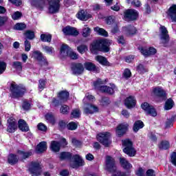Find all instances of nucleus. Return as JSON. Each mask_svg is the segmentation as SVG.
<instances>
[{
    "label": "nucleus",
    "instance_id": "obj_14",
    "mask_svg": "<svg viewBox=\"0 0 176 176\" xmlns=\"http://www.w3.org/2000/svg\"><path fill=\"white\" fill-rule=\"evenodd\" d=\"M160 32L161 34L160 39L162 43L164 44L168 43V41H170V36H168V31L167 30V28L163 25H160Z\"/></svg>",
    "mask_w": 176,
    "mask_h": 176
},
{
    "label": "nucleus",
    "instance_id": "obj_34",
    "mask_svg": "<svg viewBox=\"0 0 176 176\" xmlns=\"http://www.w3.org/2000/svg\"><path fill=\"white\" fill-rule=\"evenodd\" d=\"M96 60L102 65H109V62H108L107 58L102 56H97Z\"/></svg>",
    "mask_w": 176,
    "mask_h": 176
},
{
    "label": "nucleus",
    "instance_id": "obj_16",
    "mask_svg": "<svg viewBox=\"0 0 176 176\" xmlns=\"http://www.w3.org/2000/svg\"><path fill=\"white\" fill-rule=\"evenodd\" d=\"M83 111L87 114H93L98 112V107L94 104L86 103L84 104Z\"/></svg>",
    "mask_w": 176,
    "mask_h": 176
},
{
    "label": "nucleus",
    "instance_id": "obj_50",
    "mask_svg": "<svg viewBox=\"0 0 176 176\" xmlns=\"http://www.w3.org/2000/svg\"><path fill=\"white\" fill-rule=\"evenodd\" d=\"M67 127L68 130H76V129H78V123L71 122L67 124Z\"/></svg>",
    "mask_w": 176,
    "mask_h": 176
},
{
    "label": "nucleus",
    "instance_id": "obj_46",
    "mask_svg": "<svg viewBox=\"0 0 176 176\" xmlns=\"http://www.w3.org/2000/svg\"><path fill=\"white\" fill-rule=\"evenodd\" d=\"M25 36L27 39H30V41H32L35 38V33L31 30H28L25 33Z\"/></svg>",
    "mask_w": 176,
    "mask_h": 176
},
{
    "label": "nucleus",
    "instance_id": "obj_57",
    "mask_svg": "<svg viewBox=\"0 0 176 176\" xmlns=\"http://www.w3.org/2000/svg\"><path fill=\"white\" fill-rule=\"evenodd\" d=\"M101 104L104 107L109 105V104H111V100H109V98L107 97H103L101 100Z\"/></svg>",
    "mask_w": 176,
    "mask_h": 176
},
{
    "label": "nucleus",
    "instance_id": "obj_20",
    "mask_svg": "<svg viewBox=\"0 0 176 176\" xmlns=\"http://www.w3.org/2000/svg\"><path fill=\"white\" fill-rule=\"evenodd\" d=\"M139 50L140 53L143 54L145 57H148V56H152L153 54H156V49L154 47H149L148 50H146L144 47H139Z\"/></svg>",
    "mask_w": 176,
    "mask_h": 176
},
{
    "label": "nucleus",
    "instance_id": "obj_21",
    "mask_svg": "<svg viewBox=\"0 0 176 176\" xmlns=\"http://www.w3.org/2000/svg\"><path fill=\"white\" fill-rule=\"evenodd\" d=\"M32 6H34L39 10H43L45 8V0H30Z\"/></svg>",
    "mask_w": 176,
    "mask_h": 176
},
{
    "label": "nucleus",
    "instance_id": "obj_3",
    "mask_svg": "<svg viewBox=\"0 0 176 176\" xmlns=\"http://www.w3.org/2000/svg\"><path fill=\"white\" fill-rule=\"evenodd\" d=\"M11 97L12 98H20L24 96V93L27 91V89L23 85H17V84L13 82L10 87Z\"/></svg>",
    "mask_w": 176,
    "mask_h": 176
},
{
    "label": "nucleus",
    "instance_id": "obj_33",
    "mask_svg": "<svg viewBox=\"0 0 176 176\" xmlns=\"http://www.w3.org/2000/svg\"><path fill=\"white\" fill-rule=\"evenodd\" d=\"M144 127V122L141 120H138L135 122L133 124V131L135 133L138 132V130L142 129Z\"/></svg>",
    "mask_w": 176,
    "mask_h": 176
},
{
    "label": "nucleus",
    "instance_id": "obj_10",
    "mask_svg": "<svg viewBox=\"0 0 176 176\" xmlns=\"http://www.w3.org/2000/svg\"><path fill=\"white\" fill-rule=\"evenodd\" d=\"M31 57L32 58H34V60L38 61L39 64H41V66L47 65V60H46V58L43 57V54H42V52H41V51H32L31 53Z\"/></svg>",
    "mask_w": 176,
    "mask_h": 176
},
{
    "label": "nucleus",
    "instance_id": "obj_22",
    "mask_svg": "<svg viewBox=\"0 0 176 176\" xmlns=\"http://www.w3.org/2000/svg\"><path fill=\"white\" fill-rule=\"evenodd\" d=\"M127 127H129L128 124H120L116 131V133L118 137H122L127 131Z\"/></svg>",
    "mask_w": 176,
    "mask_h": 176
},
{
    "label": "nucleus",
    "instance_id": "obj_6",
    "mask_svg": "<svg viewBox=\"0 0 176 176\" xmlns=\"http://www.w3.org/2000/svg\"><path fill=\"white\" fill-rule=\"evenodd\" d=\"M111 138V133L109 132H103L100 133L97 135V140L104 145V146H109L111 144V140L109 138Z\"/></svg>",
    "mask_w": 176,
    "mask_h": 176
},
{
    "label": "nucleus",
    "instance_id": "obj_52",
    "mask_svg": "<svg viewBox=\"0 0 176 176\" xmlns=\"http://www.w3.org/2000/svg\"><path fill=\"white\" fill-rule=\"evenodd\" d=\"M27 25H25L24 23H16L14 25V30H18L19 31H23V30H25V28Z\"/></svg>",
    "mask_w": 176,
    "mask_h": 176
},
{
    "label": "nucleus",
    "instance_id": "obj_48",
    "mask_svg": "<svg viewBox=\"0 0 176 176\" xmlns=\"http://www.w3.org/2000/svg\"><path fill=\"white\" fill-rule=\"evenodd\" d=\"M137 71L139 74H145V72H148V69L144 67L142 64H140L137 67Z\"/></svg>",
    "mask_w": 176,
    "mask_h": 176
},
{
    "label": "nucleus",
    "instance_id": "obj_51",
    "mask_svg": "<svg viewBox=\"0 0 176 176\" xmlns=\"http://www.w3.org/2000/svg\"><path fill=\"white\" fill-rule=\"evenodd\" d=\"M22 108L24 111H29V109H31V103L28 100H24L22 104Z\"/></svg>",
    "mask_w": 176,
    "mask_h": 176
},
{
    "label": "nucleus",
    "instance_id": "obj_54",
    "mask_svg": "<svg viewBox=\"0 0 176 176\" xmlns=\"http://www.w3.org/2000/svg\"><path fill=\"white\" fill-rule=\"evenodd\" d=\"M78 52H79L81 54H83L87 52V46L86 45H80L77 48Z\"/></svg>",
    "mask_w": 176,
    "mask_h": 176
},
{
    "label": "nucleus",
    "instance_id": "obj_64",
    "mask_svg": "<svg viewBox=\"0 0 176 176\" xmlns=\"http://www.w3.org/2000/svg\"><path fill=\"white\" fill-rule=\"evenodd\" d=\"M170 162L176 167V152L172 153Z\"/></svg>",
    "mask_w": 176,
    "mask_h": 176
},
{
    "label": "nucleus",
    "instance_id": "obj_56",
    "mask_svg": "<svg viewBox=\"0 0 176 176\" xmlns=\"http://www.w3.org/2000/svg\"><path fill=\"white\" fill-rule=\"evenodd\" d=\"M72 116L74 118H79L80 116V110L79 109H75L72 112Z\"/></svg>",
    "mask_w": 176,
    "mask_h": 176
},
{
    "label": "nucleus",
    "instance_id": "obj_9",
    "mask_svg": "<svg viewBox=\"0 0 176 176\" xmlns=\"http://www.w3.org/2000/svg\"><path fill=\"white\" fill-rule=\"evenodd\" d=\"M48 12L52 14L58 13L60 10V0H47Z\"/></svg>",
    "mask_w": 176,
    "mask_h": 176
},
{
    "label": "nucleus",
    "instance_id": "obj_63",
    "mask_svg": "<svg viewBox=\"0 0 176 176\" xmlns=\"http://www.w3.org/2000/svg\"><path fill=\"white\" fill-rule=\"evenodd\" d=\"M12 17L13 20H19V19H20V17H21V13L20 12L17 11L12 15Z\"/></svg>",
    "mask_w": 176,
    "mask_h": 176
},
{
    "label": "nucleus",
    "instance_id": "obj_13",
    "mask_svg": "<svg viewBox=\"0 0 176 176\" xmlns=\"http://www.w3.org/2000/svg\"><path fill=\"white\" fill-rule=\"evenodd\" d=\"M141 107L145 111L146 115H151V116H157V113L153 106L150 105L148 102L142 104Z\"/></svg>",
    "mask_w": 176,
    "mask_h": 176
},
{
    "label": "nucleus",
    "instance_id": "obj_39",
    "mask_svg": "<svg viewBox=\"0 0 176 176\" xmlns=\"http://www.w3.org/2000/svg\"><path fill=\"white\" fill-rule=\"evenodd\" d=\"M94 100H96V98L94 96L90 94H87L83 98L82 102L83 104H87L88 102H90V101H94Z\"/></svg>",
    "mask_w": 176,
    "mask_h": 176
},
{
    "label": "nucleus",
    "instance_id": "obj_4",
    "mask_svg": "<svg viewBox=\"0 0 176 176\" xmlns=\"http://www.w3.org/2000/svg\"><path fill=\"white\" fill-rule=\"evenodd\" d=\"M122 144L124 153H126V155H128L131 157L135 156L137 151L134 148V146H133V142L130 139L123 140Z\"/></svg>",
    "mask_w": 176,
    "mask_h": 176
},
{
    "label": "nucleus",
    "instance_id": "obj_27",
    "mask_svg": "<svg viewBox=\"0 0 176 176\" xmlns=\"http://www.w3.org/2000/svg\"><path fill=\"white\" fill-rule=\"evenodd\" d=\"M85 69H87V71H93L94 72H100V68L96 67V65H94L93 63L87 62L85 63Z\"/></svg>",
    "mask_w": 176,
    "mask_h": 176
},
{
    "label": "nucleus",
    "instance_id": "obj_25",
    "mask_svg": "<svg viewBox=\"0 0 176 176\" xmlns=\"http://www.w3.org/2000/svg\"><path fill=\"white\" fill-rule=\"evenodd\" d=\"M120 163L121 166L125 170H131V168H133V165H131V164H130V162L123 157L120 158Z\"/></svg>",
    "mask_w": 176,
    "mask_h": 176
},
{
    "label": "nucleus",
    "instance_id": "obj_19",
    "mask_svg": "<svg viewBox=\"0 0 176 176\" xmlns=\"http://www.w3.org/2000/svg\"><path fill=\"white\" fill-rule=\"evenodd\" d=\"M65 35H72V36H78L79 32L75 28L67 26L63 29Z\"/></svg>",
    "mask_w": 176,
    "mask_h": 176
},
{
    "label": "nucleus",
    "instance_id": "obj_41",
    "mask_svg": "<svg viewBox=\"0 0 176 176\" xmlns=\"http://www.w3.org/2000/svg\"><path fill=\"white\" fill-rule=\"evenodd\" d=\"M173 107H174V101H173V100H171L170 98L168 99L165 102V106H164L166 111H168L169 109H171Z\"/></svg>",
    "mask_w": 176,
    "mask_h": 176
},
{
    "label": "nucleus",
    "instance_id": "obj_55",
    "mask_svg": "<svg viewBox=\"0 0 176 176\" xmlns=\"http://www.w3.org/2000/svg\"><path fill=\"white\" fill-rule=\"evenodd\" d=\"M45 87H46V80H45L43 79H41L38 81V89H39V90H43V89H45Z\"/></svg>",
    "mask_w": 176,
    "mask_h": 176
},
{
    "label": "nucleus",
    "instance_id": "obj_29",
    "mask_svg": "<svg viewBox=\"0 0 176 176\" xmlns=\"http://www.w3.org/2000/svg\"><path fill=\"white\" fill-rule=\"evenodd\" d=\"M46 149H47V144L46 142H40L36 148L37 153H43Z\"/></svg>",
    "mask_w": 176,
    "mask_h": 176
},
{
    "label": "nucleus",
    "instance_id": "obj_37",
    "mask_svg": "<svg viewBox=\"0 0 176 176\" xmlns=\"http://www.w3.org/2000/svg\"><path fill=\"white\" fill-rule=\"evenodd\" d=\"M19 162V159H17V156L14 154H10L8 156V163L10 164H16Z\"/></svg>",
    "mask_w": 176,
    "mask_h": 176
},
{
    "label": "nucleus",
    "instance_id": "obj_49",
    "mask_svg": "<svg viewBox=\"0 0 176 176\" xmlns=\"http://www.w3.org/2000/svg\"><path fill=\"white\" fill-rule=\"evenodd\" d=\"M111 173H113L111 176H127V174H126V173L118 170V168H116V170Z\"/></svg>",
    "mask_w": 176,
    "mask_h": 176
},
{
    "label": "nucleus",
    "instance_id": "obj_28",
    "mask_svg": "<svg viewBox=\"0 0 176 176\" xmlns=\"http://www.w3.org/2000/svg\"><path fill=\"white\" fill-rule=\"evenodd\" d=\"M168 16H169L173 21L176 22V5H173L169 8L168 11Z\"/></svg>",
    "mask_w": 176,
    "mask_h": 176
},
{
    "label": "nucleus",
    "instance_id": "obj_59",
    "mask_svg": "<svg viewBox=\"0 0 176 176\" xmlns=\"http://www.w3.org/2000/svg\"><path fill=\"white\" fill-rule=\"evenodd\" d=\"M123 76L125 79H129L131 76V72L129 69H125L123 73Z\"/></svg>",
    "mask_w": 176,
    "mask_h": 176
},
{
    "label": "nucleus",
    "instance_id": "obj_42",
    "mask_svg": "<svg viewBox=\"0 0 176 176\" xmlns=\"http://www.w3.org/2000/svg\"><path fill=\"white\" fill-rule=\"evenodd\" d=\"M45 119L48 123H51V124H54V123H56V118H54V116L52 113L47 114L45 116Z\"/></svg>",
    "mask_w": 176,
    "mask_h": 176
},
{
    "label": "nucleus",
    "instance_id": "obj_23",
    "mask_svg": "<svg viewBox=\"0 0 176 176\" xmlns=\"http://www.w3.org/2000/svg\"><path fill=\"white\" fill-rule=\"evenodd\" d=\"M123 31L128 36H131V35H135L137 34V29L135 27L131 25L123 28Z\"/></svg>",
    "mask_w": 176,
    "mask_h": 176
},
{
    "label": "nucleus",
    "instance_id": "obj_18",
    "mask_svg": "<svg viewBox=\"0 0 176 176\" xmlns=\"http://www.w3.org/2000/svg\"><path fill=\"white\" fill-rule=\"evenodd\" d=\"M153 93L154 96H155L156 97H159L160 98H162V100H166V91H164V89H163L162 87H154L153 89Z\"/></svg>",
    "mask_w": 176,
    "mask_h": 176
},
{
    "label": "nucleus",
    "instance_id": "obj_40",
    "mask_svg": "<svg viewBox=\"0 0 176 176\" xmlns=\"http://www.w3.org/2000/svg\"><path fill=\"white\" fill-rule=\"evenodd\" d=\"M91 34V29H90V28L85 26L82 28V36H84V38H87V36H90Z\"/></svg>",
    "mask_w": 176,
    "mask_h": 176
},
{
    "label": "nucleus",
    "instance_id": "obj_11",
    "mask_svg": "<svg viewBox=\"0 0 176 176\" xmlns=\"http://www.w3.org/2000/svg\"><path fill=\"white\" fill-rule=\"evenodd\" d=\"M85 164V162L82 159V157L76 155L73 156L72 160H71L70 166L72 168H78L80 166H83Z\"/></svg>",
    "mask_w": 176,
    "mask_h": 176
},
{
    "label": "nucleus",
    "instance_id": "obj_1",
    "mask_svg": "<svg viewBox=\"0 0 176 176\" xmlns=\"http://www.w3.org/2000/svg\"><path fill=\"white\" fill-rule=\"evenodd\" d=\"M111 42L107 39H100L94 41L91 46V51L92 53H96V50L104 52L105 53L109 52V45Z\"/></svg>",
    "mask_w": 176,
    "mask_h": 176
},
{
    "label": "nucleus",
    "instance_id": "obj_17",
    "mask_svg": "<svg viewBox=\"0 0 176 176\" xmlns=\"http://www.w3.org/2000/svg\"><path fill=\"white\" fill-rule=\"evenodd\" d=\"M124 17L127 20H137L138 18V12L135 10H127L124 12Z\"/></svg>",
    "mask_w": 176,
    "mask_h": 176
},
{
    "label": "nucleus",
    "instance_id": "obj_8",
    "mask_svg": "<svg viewBox=\"0 0 176 176\" xmlns=\"http://www.w3.org/2000/svg\"><path fill=\"white\" fill-rule=\"evenodd\" d=\"M29 171H30L32 176L41 175V173H42V167L41 166L39 162H31L29 165Z\"/></svg>",
    "mask_w": 176,
    "mask_h": 176
},
{
    "label": "nucleus",
    "instance_id": "obj_15",
    "mask_svg": "<svg viewBox=\"0 0 176 176\" xmlns=\"http://www.w3.org/2000/svg\"><path fill=\"white\" fill-rule=\"evenodd\" d=\"M72 71L74 75H82L85 71V67L82 63H73L72 65Z\"/></svg>",
    "mask_w": 176,
    "mask_h": 176
},
{
    "label": "nucleus",
    "instance_id": "obj_5",
    "mask_svg": "<svg viewBox=\"0 0 176 176\" xmlns=\"http://www.w3.org/2000/svg\"><path fill=\"white\" fill-rule=\"evenodd\" d=\"M60 54L61 56H63V57L68 56L72 60H78V55L75 52H73L72 49L67 45H62L60 48Z\"/></svg>",
    "mask_w": 176,
    "mask_h": 176
},
{
    "label": "nucleus",
    "instance_id": "obj_61",
    "mask_svg": "<svg viewBox=\"0 0 176 176\" xmlns=\"http://www.w3.org/2000/svg\"><path fill=\"white\" fill-rule=\"evenodd\" d=\"M6 69V63L5 62L0 61V75L3 72H5V70Z\"/></svg>",
    "mask_w": 176,
    "mask_h": 176
},
{
    "label": "nucleus",
    "instance_id": "obj_53",
    "mask_svg": "<svg viewBox=\"0 0 176 176\" xmlns=\"http://www.w3.org/2000/svg\"><path fill=\"white\" fill-rule=\"evenodd\" d=\"M37 129L40 131H44V132L47 131V126H46V125H45V124L42 122H40L38 124Z\"/></svg>",
    "mask_w": 176,
    "mask_h": 176
},
{
    "label": "nucleus",
    "instance_id": "obj_30",
    "mask_svg": "<svg viewBox=\"0 0 176 176\" xmlns=\"http://www.w3.org/2000/svg\"><path fill=\"white\" fill-rule=\"evenodd\" d=\"M19 157L21 159H27L30 157V156L32 155V151L30 150L29 151H18L17 152Z\"/></svg>",
    "mask_w": 176,
    "mask_h": 176
},
{
    "label": "nucleus",
    "instance_id": "obj_47",
    "mask_svg": "<svg viewBox=\"0 0 176 176\" xmlns=\"http://www.w3.org/2000/svg\"><path fill=\"white\" fill-rule=\"evenodd\" d=\"M43 49L45 53H47V54H53V53H54V48L52 47L44 45L43 46Z\"/></svg>",
    "mask_w": 176,
    "mask_h": 176
},
{
    "label": "nucleus",
    "instance_id": "obj_31",
    "mask_svg": "<svg viewBox=\"0 0 176 176\" xmlns=\"http://www.w3.org/2000/svg\"><path fill=\"white\" fill-rule=\"evenodd\" d=\"M18 124H19V129L21 130V131L27 132L30 131V127H28L27 122H25L24 120H20Z\"/></svg>",
    "mask_w": 176,
    "mask_h": 176
},
{
    "label": "nucleus",
    "instance_id": "obj_26",
    "mask_svg": "<svg viewBox=\"0 0 176 176\" xmlns=\"http://www.w3.org/2000/svg\"><path fill=\"white\" fill-rule=\"evenodd\" d=\"M69 97V93L67 91H61L58 94V98L60 100V102H65Z\"/></svg>",
    "mask_w": 176,
    "mask_h": 176
},
{
    "label": "nucleus",
    "instance_id": "obj_7",
    "mask_svg": "<svg viewBox=\"0 0 176 176\" xmlns=\"http://www.w3.org/2000/svg\"><path fill=\"white\" fill-rule=\"evenodd\" d=\"M116 162L113 157L107 155L106 157L105 160V170L109 171V173H113V171H116Z\"/></svg>",
    "mask_w": 176,
    "mask_h": 176
},
{
    "label": "nucleus",
    "instance_id": "obj_38",
    "mask_svg": "<svg viewBox=\"0 0 176 176\" xmlns=\"http://www.w3.org/2000/svg\"><path fill=\"white\" fill-rule=\"evenodd\" d=\"M41 40L42 42H52V34H42L41 35Z\"/></svg>",
    "mask_w": 176,
    "mask_h": 176
},
{
    "label": "nucleus",
    "instance_id": "obj_60",
    "mask_svg": "<svg viewBox=\"0 0 176 176\" xmlns=\"http://www.w3.org/2000/svg\"><path fill=\"white\" fill-rule=\"evenodd\" d=\"M25 52H30L31 50V43L28 40L25 41Z\"/></svg>",
    "mask_w": 176,
    "mask_h": 176
},
{
    "label": "nucleus",
    "instance_id": "obj_36",
    "mask_svg": "<svg viewBox=\"0 0 176 176\" xmlns=\"http://www.w3.org/2000/svg\"><path fill=\"white\" fill-rule=\"evenodd\" d=\"M72 157V154L68 152H62L60 154V160H69Z\"/></svg>",
    "mask_w": 176,
    "mask_h": 176
},
{
    "label": "nucleus",
    "instance_id": "obj_12",
    "mask_svg": "<svg viewBox=\"0 0 176 176\" xmlns=\"http://www.w3.org/2000/svg\"><path fill=\"white\" fill-rule=\"evenodd\" d=\"M17 130V122L14 118L11 117L7 120V131L8 133H14Z\"/></svg>",
    "mask_w": 176,
    "mask_h": 176
},
{
    "label": "nucleus",
    "instance_id": "obj_2",
    "mask_svg": "<svg viewBox=\"0 0 176 176\" xmlns=\"http://www.w3.org/2000/svg\"><path fill=\"white\" fill-rule=\"evenodd\" d=\"M102 85V80L101 79H98L96 82H94V86L96 89H98L102 93H107V94H113L116 90H118V88L116 86L113 84H111L110 87H108L107 85Z\"/></svg>",
    "mask_w": 176,
    "mask_h": 176
},
{
    "label": "nucleus",
    "instance_id": "obj_62",
    "mask_svg": "<svg viewBox=\"0 0 176 176\" xmlns=\"http://www.w3.org/2000/svg\"><path fill=\"white\" fill-rule=\"evenodd\" d=\"M61 101L60 100H57L55 98H52V107H58V105H60V104H61Z\"/></svg>",
    "mask_w": 176,
    "mask_h": 176
},
{
    "label": "nucleus",
    "instance_id": "obj_58",
    "mask_svg": "<svg viewBox=\"0 0 176 176\" xmlns=\"http://www.w3.org/2000/svg\"><path fill=\"white\" fill-rule=\"evenodd\" d=\"M68 111H69V107L67 105L62 106L60 109V113H63V115L68 113Z\"/></svg>",
    "mask_w": 176,
    "mask_h": 176
},
{
    "label": "nucleus",
    "instance_id": "obj_44",
    "mask_svg": "<svg viewBox=\"0 0 176 176\" xmlns=\"http://www.w3.org/2000/svg\"><path fill=\"white\" fill-rule=\"evenodd\" d=\"M77 17L79 19V20H87V16L86 15V12L85 10H80V12H78L77 14Z\"/></svg>",
    "mask_w": 176,
    "mask_h": 176
},
{
    "label": "nucleus",
    "instance_id": "obj_32",
    "mask_svg": "<svg viewBox=\"0 0 176 176\" xmlns=\"http://www.w3.org/2000/svg\"><path fill=\"white\" fill-rule=\"evenodd\" d=\"M61 145L60 144V142L52 141L51 142L50 148L53 152H60V148Z\"/></svg>",
    "mask_w": 176,
    "mask_h": 176
},
{
    "label": "nucleus",
    "instance_id": "obj_35",
    "mask_svg": "<svg viewBox=\"0 0 176 176\" xmlns=\"http://www.w3.org/2000/svg\"><path fill=\"white\" fill-rule=\"evenodd\" d=\"M94 30L96 34L101 35V36H108V32L100 27H96Z\"/></svg>",
    "mask_w": 176,
    "mask_h": 176
},
{
    "label": "nucleus",
    "instance_id": "obj_45",
    "mask_svg": "<svg viewBox=\"0 0 176 176\" xmlns=\"http://www.w3.org/2000/svg\"><path fill=\"white\" fill-rule=\"evenodd\" d=\"M159 146L160 149H168L170 148V142L167 140H164L161 142Z\"/></svg>",
    "mask_w": 176,
    "mask_h": 176
},
{
    "label": "nucleus",
    "instance_id": "obj_43",
    "mask_svg": "<svg viewBox=\"0 0 176 176\" xmlns=\"http://www.w3.org/2000/svg\"><path fill=\"white\" fill-rule=\"evenodd\" d=\"M13 68H15L16 71H22L23 69V63L20 61H14L12 63Z\"/></svg>",
    "mask_w": 176,
    "mask_h": 176
},
{
    "label": "nucleus",
    "instance_id": "obj_24",
    "mask_svg": "<svg viewBox=\"0 0 176 176\" xmlns=\"http://www.w3.org/2000/svg\"><path fill=\"white\" fill-rule=\"evenodd\" d=\"M124 104L126 108L130 109L135 107V98L133 96H129L126 98Z\"/></svg>",
    "mask_w": 176,
    "mask_h": 176
}]
</instances>
